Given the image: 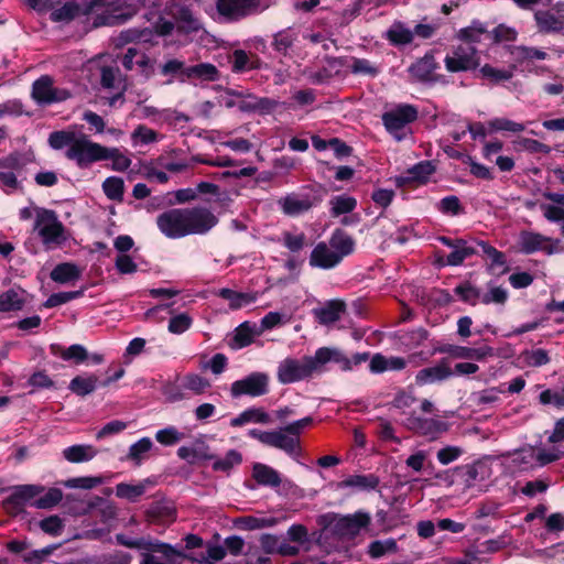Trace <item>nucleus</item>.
I'll list each match as a JSON object with an SVG mask.
<instances>
[{"mask_svg": "<svg viewBox=\"0 0 564 564\" xmlns=\"http://www.w3.org/2000/svg\"><path fill=\"white\" fill-rule=\"evenodd\" d=\"M218 223L210 209L203 206L172 208L156 217L159 230L170 239L205 235Z\"/></svg>", "mask_w": 564, "mask_h": 564, "instance_id": "nucleus-1", "label": "nucleus"}, {"mask_svg": "<svg viewBox=\"0 0 564 564\" xmlns=\"http://www.w3.org/2000/svg\"><path fill=\"white\" fill-rule=\"evenodd\" d=\"M313 423V417L306 416L294 421L278 431H271L267 446L284 451L289 455H296L300 447V434Z\"/></svg>", "mask_w": 564, "mask_h": 564, "instance_id": "nucleus-2", "label": "nucleus"}, {"mask_svg": "<svg viewBox=\"0 0 564 564\" xmlns=\"http://www.w3.org/2000/svg\"><path fill=\"white\" fill-rule=\"evenodd\" d=\"M34 230L37 231L47 249L62 245L66 239L64 225L57 218L56 213L51 209H37Z\"/></svg>", "mask_w": 564, "mask_h": 564, "instance_id": "nucleus-3", "label": "nucleus"}, {"mask_svg": "<svg viewBox=\"0 0 564 564\" xmlns=\"http://www.w3.org/2000/svg\"><path fill=\"white\" fill-rule=\"evenodd\" d=\"M419 117L417 108L413 105L401 104L382 115V122L387 131L397 140L402 141L409 133V124Z\"/></svg>", "mask_w": 564, "mask_h": 564, "instance_id": "nucleus-4", "label": "nucleus"}, {"mask_svg": "<svg viewBox=\"0 0 564 564\" xmlns=\"http://www.w3.org/2000/svg\"><path fill=\"white\" fill-rule=\"evenodd\" d=\"M65 155L68 160L75 161L79 167H87L94 162L107 160L111 152L108 148L89 140L87 135L79 134Z\"/></svg>", "mask_w": 564, "mask_h": 564, "instance_id": "nucleus-5", "label": "nucleus"}, {"mask_svg": "<svg viewBox=\"0 0 564 564\" xmlns=\"http://www.w3.org/2000/svg\"><path fill=\"white\" fill-rule=\"evenodd\" d=\"M70 97L72 93L66 88L55 86L54 79L50 75H42L33 82L31 87V98L41 107L59 104Z\"/></svg>", "mask_w": 564, "mask_h": 564, "instance_id": "nucleus-6", "label": "nucleus"}, {"mask_svg": "<svg viewBox=\"0 0 564 564\" xmlns=\"http://www.w3.org/2000/svg\"><path fill=\"white\" fill-rule=\"evenodd\" d=\"M444 64L449 73L470 72L480 66V56L475 45L459 44L445 56Z\"/></svg>", "mask_w": 564, "mask_h": 564, "instance_id": "nucleus-7", "label": "nucleus"}, {"mask_svg": "<svg viewBox=\"0 0 564 564\" xmlns=\"http://www.w3.org/2000/svg\"><path fill=\"white\" fill-rule=\"evenodd\" d=\"M518 245L520 251L524 254H532L541 251L547 256H552L562 251L560 239L547 237L531 230H522L519 234Z\"/></svg>", "mask_w": 564, "mask_h": 564, "instance_id": "nucleus-8", "label": "nucleus"}, {"mask_svg": "<svg viewBox=\"0 0 564 564\" xmlns=\"http://www.w3.org/2000/svg\"><path fill=\"white\" fill-rule=\"evenodd\" d=\"M260 0H217L216 10L223 22H237L259 11Z\"/></svg>", "mask_w": 564, "mask_h": 564, "instance_id": "nucleus-9", "label": "nucleus"}, {"mask_svg": "<svg viewBox=\"0 0 564 564\" xmlns=\"http://www.w3.org/2000/svg\"><path fill=\"white\" fill-rule=\"evenodd\" d=\"M313 375V362L304 356L301 359L285 358L279 366L276 378L282 384L305 380Z\"/></svg>", "mask_w": 564, "mask_h": 564, "instance_id": "nucleus-10", "label": "nucleus"}, {"mask_svg": "<svg viewBox=\"0 0 564 564\" xmlns=\"http://www.w3.org/2000/svg\"><path fill=\"white\" fill-rule=\"evenodd\" d=\"M183 554L171 544L151 539L141 552L140 564H181Z\"/></svg>", "mask_w": 564, "mask_h": 564, "instance_id": "nucleus-11", "label": "nucleus"}, {"mask_svg": "<svg viewBox=\"0 0 564 564\" xmlns=\"http://www.w3.org/2000/svg\"><path fill=\"white\" fill-rule=\"evenodd\" d=\"M97 6L98 2L95 0L80 3L77 1H66L54 4L52 2L50 19L57 23H69L79 17L89 15L95 11Z\"/></svg>", "mask_w": 564, "mask_h": 564, "instance_id": "nucleus-12", "label": "nucleus"}, {"mask_svg": "<svg viewBox=\"0 0 564 564\" xmlns=\"http://www.w3.org/2000/svg\"><path fill=\"white\" fill-rule=\"evenodd\" d=\"M269 375L265 372H251L247 377L231 383L230 394L232 398L249 395L252 398L264 395L269 392Z\"/></svg>", "mask_w": 564, "mask_h": 564, "instance_id": "nucleus-13", "label": "nucleus"}, {"mask_svg": "<svg viewBox=\"0 0 564 564\" xmlns=\"http://www.w3.org/2000/svg\"><path fill=\"white\" fill-rule=\"evenodd\" d=\"M369 513L358 511L354 514L343 516L335 519L333 531L341 539L352 540L362 529L370 524Z\"/></svg>", "mask_w": 564, "mask_h": 564, "instance_id": "nucleus-14", "label": "nucleus"}, {"mask_svg": "<svg viewBox=\"0 0 564 564\" xmlns=\"http://www.w3.org/2000/svg\"><path fill=\"white\" fill-rule=\"evenodd\" d=\"M543 197L552 204H541L540 209L543 217L553 224H560L562 236H564V193L545 192Z\"/></svg>", "mask_w": 564, "mask_h": 564, "instance_id": "nucleus-15", "label": "nucleus"}, {"mask_svg": "<svg viewBox=\"0 0 564 564\" xmlns=\"http://www.w3.org/2000/svg\"><path fill=\"white\" fill-rule=\"evenodd\" d=\"M454 376L446 358L441 359L436 365L419 370L415 375L417 386H427L448 380Z\"/></svg>", "mask_w": 564, "mask_h": 564, "instance_id": "nucleus-16", "label": "nucleus"}, {"mask_svg": "<svg viewBox=\"0 0 564 564\" xmlns=\"http://www.w3.org/2000/svg\"><path fill=\"white\" fill-rule=\"evenodd\" d=\"M437 239L444 246L453 249V251L447 256L445 262L447 265H460L467 258L477 253V249L474 246L468 245L464 239H451L445 236H441Z\"/></svg>", "mask_w": 564, "mask_h": 564, "instance_id": "nucleus-17", "label": "nucleus"}, {"mask_svg": "<svg viewBox=\"0 0 564 564\" xmlns=\"http://www.w3.org/2000/svg\"><path fill=\"white\" fill-rule=\"evenodd\" d=\"M454 471L460 478L465 488H471L477 481H484L489 477V467L480 460L457 466Z\"/></svg>", "mask_w": 564, "mask_h": 564, "instance_id": "nucleus-18", "label": "nucleus"}, {"mask_svg": "<svg viewBox=\"0 0 564 564\" xmlns=\"http://www.w3.org/2000/svg\"><path fill=\"white\" fill-rule=\"evenodd\" d=\"M340 262V257L337 256L336 251H333V249L323 241L314 247L310 256V265L313 268L329 270Z\"/></svg>", "mask_w": 564, "mask_h": 564, "instance_id": "nucleus-19", "label": "nucleus"}, {"mask_svg": "<svg viewBox=\"0 0 564 564\" xmlns=\"http://www.w3.org/2000/svg\"><path fill=\"white\" fill-rule=\"evenodd\" d=\"M405 426L414 433L424 436H435L446 430L444 422L435 419L421 417L415 414H410L408 416Z\"/></svg>", "mask_w": 564, "mask_h": 564, "instance_id": "nucleus-20", "label": "nucleus"}, {"mask_svg": "<svg viewBox=\"0 0 564 564\" xmlns=\"http://www.w3.org/2000/svg\"><path fill=\"white\" fill-rule=\"evenodd\" d=\"M44 491V487L39 485H20L12 489L11 495L6 499V503L15 508L25 505L33 506L34 500Z\"/></svg>", "mask_w": 564, "mask_h": 564, "instance_id": "nucleus-21", "label": "nucleus"}, {"mask_svg": "<svg viewBox=\"0 0 564 564\" xmlns=\"http://www.w3.org/2000/svg\"><path fill=\"white\" fill-rule=\"evenodd\" d=\"M534 20L540 33H562L564 31V14H557L551 10H539L534 13Z\"/></svg>", "mask_w": 564, "mask_h": 564, "instance_id": "nucleus-22", "label": "nucleus"}, {"mask_svg": "<svg viewBox=\"0 0 564 564\" xmlns=\"http://www.w3.org/2000/svg\"><path fill=\"white\" fill-rule=\"evenodd\" d=\"M283 213L289 216H296L311 209L313 203L308 195L289 194L279 200Z\"/></svg>", "mask_w": 564, "mask_h": 564, "instance_id": "nucleus-23", "label": "nucleus"}, {"mask_svg": "<svg viewBox=\"0 0 564 564\" xmlns=\"http://www.w3.org/2000/svg\"><path fill=\"white\" fill-rule=\"evenodd\" d=\"M186 80L217 82L220 79L219 69L212 63H198L187 66Z\"/></svg>", "mask_w": 564, "mask_h": 564, "instance_id": "nucleus-24", "label": "nucleus"}, {"mask_svg": "<svg viewBox=\"0 0 564 564\" xmlns=\"http://www.w3.org/2000/svg\"><path fill=\"white\" fill-rule=\"evenodd\" d=\"M98 454V449L90 444H76L63 449L62 455L65 460L72 464L86 463L91 460Z\"/></svg>", "mask_w": 564, "mask_h": 564, "instance_id": "nucleus-25", "label": "nucleus"}, {"mask_svg": "<svg viewBox=\"0 0 564 564\" xmlns=\"http://www.w3.org/2000/svg\"><path fill=\"white\" fill-rule=\"evenodd\" d=\"M261 335L258 325L251 322H243L234 332L231 347L240 349L253 343L257 336Z\"/></svg>", "mask_w": 564, "mask_h": 564, "instance_id": "nucleus-26", "label": "nucleus"}, {"mask_svg": "<svg viewBox=\"0 0 564 564\" xmlns=\"http://www.w3.org/2000/svg\"><path fill=\"white\" fill-rule=\"evenodd\" d=\"M231 70L236 74L260 68V59L257 55L243 50H235L229 57Z\"/></svg>", "mask_w": 564, "mask_h": 564, "instance_id": "nucleus-27", "label": "nucleus"}, {"mask_svg": "<svg viewBox=\"0 0 564 564\" xmlns=\"http://www.w3.org/2000/svg\"><path fill=\"white\" fill-rule=\"evenodd\" d=\"M346 305L343 301H328L323 307L314 310V315L319 324L328 325L337 322L341 313L345 312Z\"/></svg>", "mask_w": 564, "mask_h": 564, "instance_id": "nucleus-28", "label": "nucleus"}, {"mask_svg": "<svg viewBox=\"0 0 564 564\" xmlns=\"http://www.w3.org/2000/svg\"><path fill=\"white\" fill-rule=\"evenodd\" d=\"M252 477L258 485L264 487L276 488L282 482L280 474L274 468L261 463L253 465Z\"/></svg>", "mask_w": 564, "mask_h": 564, "instance_id": "nucleus-29", "label": "nucleus"}, {"mask_svg": "<svg viewBox=\"0 0 564 564\" xmlns=\"http://www.w3.org/2000/svg\"><path fill=\"white\" fill-rule=\"evenodd\" d=\"M340 257V261L355 250V240L341 229H336L327 243Z\"/></svg>", "mask_w": 564, "mask_h": 564, "instance_id": "nucleus-30", "label": "nucleus"}, {"mask_svg": "<svg viewBox=\"0 0 564 564\" xmlns=\"http://www.w3.org/2000/svg\"><path fill=\"white\" fill-rule=\"evenodd\" d=\"M82 269L73 262L57 264L50 273V278L59 284H66L79 280Z\"/></svg>", "mask_w": 564, "mask_h": 564, "instance_id": "nucleus-31", "label": "nucleus"}, {"mask_svg": "<svg viewBox=\"0 0 564 564\" xmlns=\"http://www.w3.org/2000/svg\"><path fill=\"white\" fill-rule=\"evenodd\" d=\"M438 67L433 52H427L423 57L413 63L409 70L420 80H430L433 73Z\"/></svg>", "mask_w": 564, "mask_h": 564, "instance_id": "nucleus-32", "label": "nucleus"}, {"mask_svg": "<svg viewBox=\"0 0 564 564\" xmlns=\"http://www.w3.org/2000/svg\"><path fill=\"white\" fill-rule=\"evenodd\" d=\"M26 293L24 290L17 288L10 289L0 294V312L8 313L20 311L25 304Z\"/></svg>", "mask_w": 564, "mask_h": 564, "instance_id": "nucleus-33", "label": "nucleus"}, {"mask_svg": "<svg viewBox=\"0 0 564 564\" xmlns=\"http://www.w3.org/2000/svg\"><path fill=\"white\" fill-rule=\"evenodd\" d=\"M387 39L395 46H403L412 43L414 33L404 23L395 21L387 31Z\"/></svg>", "mask_w": 564, "mask_h": 564, "instance_id": "nucleus-34", "label": "nucleus"}, {"mask_svg": "<svg viewBox=\"0 0 564 564\" xmlns=\"http://www.w3.org/2000/svg\"><path fill=\"white\" fill-rule=\"evenodd\" d=\"M98 382L95 375L77 376L70 380L68 389L79 397H85L96 390Z\"/></svg>", "mask_w": 564, "mask_h": 564, "instance_id": "nucleus-35", "label": "nucleus"}, {"mask_svg": "<svg viewBox=\"0 0 564 564\" xmlns=\"http://www.w3.org/2000/svg\"><path fill=\"white\" fill-rule=\"evenodd\" d=\"M219 296L229 302V306L232 310L241 308L245 305L256 302L257 295L252 293L236 292L231 289H220Z\"/></svg>", "mask_w": 564, "mask_h": 564, "instance_id": "nucleus-36", "label": "nucleus"}, {"mask_svg": "<svg viewBox=\"0 0 564 564\" xmlns=\"http://www.w3.org/2000/svg\"><path fill=\"white\" fill-rule=\"evenodd\" d=\"M52 350L55 355L59 356L63 360L69 361L73 360L76 364L84 362L88 352L83 345L74 344L67 348L61 346H52Z\"/></svg>", "mask_w": 564, "mask_h": 564, "instance_id": "nucleus-37", "label": "nucleus"}, {"mask_svg": "<svg viewBox=\"0 0 564 564\" xmlns=\"http://www.w3.org/2000/svg\"><path fill=\"white\" fill-rule=\"evenodd\" d=\"M379 485V479L373 475H354L338 484L339 488H358L364 490L375 489Z\"/></svg>", "mask_w": 564, "mask_h": 564, "instance_id": "nucleus-38", "label": "nucleus"}, {"mask_svg": "<svg viewBox=\"0 0 564 564\" xmlns=\"http://www.w3.org/2000/svg\"><path fill=\"white\" fill-rule=\"evenodd\" d=\"M249 422L267 424L270 422V417L269 414L261 409H248L234 417L230 421V425L236 427Z\"/></svg>", "mask_w": 564, "mask_h": 564, "instance_id": "nucleus-39", "label": "nucleus"}, {"mask_svg": "<svg viewBox=\"0 0 564 564\" xmlns=\"http://www.w3.org/2000/svg\"><path fill=\"white\" fill-rule=\"evenodd\" d=\"M330 214L333 217L351 213L356 206L357 200L348 195H337L329 200Z\"/></svg>", "mask_w": 564, "mask_h": 564, "instance_id": "nucleus-40", "label": "nucleus"}, {"mask_svg": "<svg viewBox=\"0 0 564 564\" xmlns=\"http://www.w3.org/2000/svg\"><path fill=\"white\" fill-rule=\"evenodd\" d=\"M275 106V102L269 98H258L251 94H248L243 100L238 105L241 111H257V110H271Z\"/></svg>", "mask_w": 564, "mask_h": 564, "instance_id": "nucleus-41", "label": "nucleus"}, {"mask_svg": "<svg viewBox=\"0 0 564 564\" xmlns=\"http://www.w3.org/2000/svg\"><path fill=\"white\" fill-rule=\"evenodd\" d=\"M486 33L482 23L474 21L471 25L459 30L457 37L464 41L465 45H474L481 41V36Z\"/></svg>", "mask_w": 564, "mask_h": 564, "instance_id": "nucleus-42", "label": "nucleus"}, {"mask_svg": "<svg viewBox=\"0 0 564 564\" xmlns=\"http://www.w3.org/2000/svg\"><path fill=\"white\" fill-rule=\"evenodd\" d=\"M429 333L424 328H415L412 330L403 332L400 334L399 338L401 344L406 349H414L421 346L427 339Z\"/></svg>", "mask_w": 564, "mask_h": 564, "instance_id": "nucleus-43", "label": "nucleus"}, {"mask_svg": "<svg viewBox=\"0 0 564 564\" xmlns=\"http://www.w3.org/2000/svg\"><path fill=\"white\" fill-rule=\"evenodd\" d=\"M77 137L74 131L59 130L50 133L47 141L52 149L62 150L65 147L72 148Z\"/></svg>", "mask_w": 564, "mask_h": 564, "instance_id": "nucleus-44", "label": "nucleus"}, {"mask_svg": "<svg viewBox=\"0 0 564 564\" xmlns=\"http://www.w3.org/2000/svg\"><path fill=\"white\" fill-rule=\"evenodd\" d=\"M435 172V167L430 161H422L408 170V180L419 183H425Z\"/></svg>", "mask_w": 564, "mask_h": 564, "instance_id": "nucleus-45", "label": "nucleus"}, {"mask_svg": "<svg viewBox=\"0 0 564 564\" xmlns=\"http://www.w3.org/2000/svg\"><path fill=\"white\" fill-rule=\"evenodd\" d=\"M398 545L395 540L387 539L384 541H372L368 546V554L371 558H380L387 553H395Z\"/></svg>", "mask_w": 564, "mask_h": 564, "instance_id": "nucleus-46", "label": "nucleus"}, {"mask_svg": "<svg viewBox=\"0 0 564 564\" xmlns=\"http://www.w3.org/2000/svg\"><path fill=\"white\" fill-rule=\"evenodd\" d=\"M242 462L241 454L236 449L227 452L223 458H214L213 469L216 471H229L234 466L239 465Z\"/></svg>", "mask_w": 564, "mask_h": 564, "instance_id": "nucleus-47", "label": "nucleus"}, {"mask_svg": "<svg viewBox=\"0 0 564 564\" xmlns=\"http://www.w3.org/2000/svg\"><path fill=\"white\" fill-rule=\"evenodd\" d=\"M152 441L149 437H143L129 447L128 459L132 460L135 465H140L147 453L152 448Z\"/></svg>", "mask_w": 564, "mask_h": 564, "instance_id": "nucleus-48", "label": "nucleus"}, {"mask_svg": "<svg viewBox=\"0 0 564 564\" xmlns=\"http://www.w3.org/2000/svg\"><path fill=\"white\" fill-rule=\"evenodd\" d=\"M479 73L481 77L489 79L494 84L507 82L513 76V72L511 69L495 68L489 64H485L480 67Z\"/></svg>", "mask_w": 564, "mask_h": 564, "instance_id": "nucleus-49", "label": "nucleus"}, {"mask_svg": "<svg viewBox=\"0 0 564 564\" xmlns=\"http://www.w3.org/2000/svg\"><path fill=\"white\" fill-rule=\"evenodd\" d=\"M145 491L144 484L130 485L120 482L116 486V495L119 498L127 499L129 501H135Z\"/></svg>", "mask_w": 564, "mask_h": 564, "instance_id": "nucleus-50", "label": "nucleus"}, {"mask_svg": "<svg viewBox=\"0 0 564 564\" xmlns=\"http://www.w3.org/2000/svg\"><path fill=\"white\" fill-rule=\"evenodd\" d=\"M184 437L185 434L178 431L175 426H167L165 429L159 430L155 433V440L164 446L175 445Z\"/></svg>", "mask_w": 564, "mask_h": 564, "instance_id": "nucleus-51", "label": "nucleus"}, {"mask_svg": "<svg viewBox=\"0 0 564 564\" xmlns=\"http://www.w3.org/2000/svg\"><path fill=\"white\" fill-rule=\"evenodd\" d=\"M102 189L106 196L112 200H121L123 197L124 184L119 177H108L102 183Z\"/></svg>", "mask_w": 564, "mask_h": 564, "instance_id": "nucleus-52", "label": "nucleus"}, {"mask_svg": "<svg viewBox=\"0 0 564 564\" xmlns=\"http://www.w3.org/2000/svg\"><path fill=\"white\" fill-rule=\"evenodd\" d=\"M186 68L187 66L185 65L184 62L176 58H172L160 66V72L163 76H178L181 82H185Z\"/></svg>", "mask_w": 564, "mask_h": 564, "instance_id": "nucleus-53", "label": "nucleus"}, {"mask_svg": "<svg viewBox=\"0 0 564 564\" xmlns=\"http://www.w3.org/2000/svg\"><path fill=\"white\" fill-rule=\"evenodd\" d=\"M63 498V494L61 489L51 488L43 496L39 497L34 500L33 507L39 509H50L56 506Z\"/></svg>", "mask_w": 564, "mask_h": 564, "instance_id": "nucleus-54", "label": "nucleus"}, {"mask_svg": "<svg viewBox=\"0 0 564 564\" xmlns=\"http://www.w3.org/2000/svg\"><path fill=\"white\" fill-rule=\"evenodd\" d=\"M183 386L195 394H203L210 388V382L199 375L191 373L185 376Z\"/></svg>", "mask_w": 564, "mask_h": 564, "instance_id": "nucleus-55", "label": "nucleus"}, {"mask_svg": "<svg viewBox=\"0 0 564 564\" xmlns=\"http://www.w3.org/2000/svg\"><path fill=\"white\" fill-rule=\"evenodd\" d=\"M135 65L138 74L142 76L144 79H149L155 73L156 61L154 58H151L144 52H139Z\"/></svg>", "mask_w": 564, "mask_h": 564, "instance_id": "nucleus-56", "label": "nucleus"}, {"mask_svg": "<svg viewBox=\"0 0 564 564\" xmlns=\"http://www.w3.org/2000/svg\"><path fill=\"white\" fill-rule=\"evenodd\" d=\"M193 324V318L187 313H180L171 317L167 329L170 333L181 335Z\"/></svg>", "mask_w": 564, "mask_h": 564, "instance_id": "nucleus-57", "label": "nucleus"}, {"mask_svg": "<svg viewBox=\"0 0 564 564\" xmlns=\"http://www.w3.org/2000/svg\"><path fill=\"white\" fill-rule=\"evenodd\" d=\"M488 126L495 131H509L513 133L522 132L525 129L523 123L507 118H495L488 122Z\"/></svg>", "mask_w": 564, "mask_h": 564, "instance_id": "nucleus-58", "label": "nucleus"}, {"mask_svg": "<svg viewBox=\"0 0 564 564\" xmlns=\"http://www.w3.org/2000/svg\"><path fill=\"white\" fill-rule=\"evenodd\" d=\"M294 41L295 36L289 30H283L274 34L272 45L276 52L285 55Z\"/></svg>", "mask_w": 564, "mask_h": 564, "instance_id": "nucleus-59", "label": "nucleus"}, {"mask_svg": "<svg viewBox=\"0 0 564 564\" xmlns=\"http://www.w3.org/2000/svg\"><path fill=\"white\" fill-rule=\"evenodd\" d=\"M454 292L464 301L471 305L481 302V292L477 288L466 283L457 285Z\"/></svg>", "mask_w": 564, "mask_h": 564, "instance_id": "nucleus-60", "label": "nucleus"}, {"mask_svg": "<svg viewBox=\"0 0 564 564\" xmlns=\"http://www.w3.org/2000/svg\"><path fill=\"white\" fill-rule=\"evenodd\" d=\"M84 290L52 294L44 303L45 307H55L83 296Z\"/></svg>", "mask_w": 564, "mask_h": 564, "instance_id": "nucleus-61", "label": "nucleus"}, {"mask_svg": "<svg viewBox=\"0 0 564 564\" xmlns=\"http://www.w3.org/2000/svg\"><path fill=\"white\" fill-rule=\"evenodd\" d=\"M226 556V549L221 545H212L207 546V556L202 555L198 558L188 557L192 561H195L199 564H214V562L221 561Z\"/></svg>", "mask_w": 564, "mask_h": 564, "instance_id": "nucleus-62", "label": "nucleus"}, {"mask_svg": "<svg viewBox=\"0 0 564 564\" xmlns=\"http://www.w3.org/2000/svg\"><path fill=\"white\" fill-rule=\"evenodd\" d=\"M508 299V292L506 289L496 285H489L486 293H481V303L484 304H503Z\"/></svg>", "mask_w": 564, "mask_h": 564, "instance_id": "nucleus-63", "label": "nucleus"}, {"mask_svg": "<svg viewBox=\"0 0 564 564\" xmlns=\"http://www.w3.org/2000/svg\"><path fill=\"white\" fill-rule=\"evenodd\" d=\"M540 402L542 404H552L557 409L564 408V388L561 390H544L540 393Z\"/></svg>", "mask_w": 564, "mask_h": 564, "instance_id": "nucleus-64", "label": "nucleus"}]
</instances>
